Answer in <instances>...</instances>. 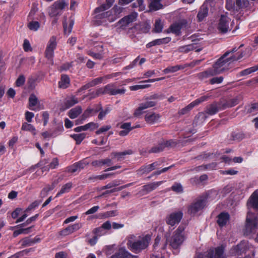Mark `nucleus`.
I'll return each instance as SVG.
<instances>
[{
  "label": "nucleus",
  "instance_id": "nucleus-51",
  "mask_svg": "<svg viewBox=\"0 0 258 258\" xmlns=\"http://www.w3.org/2000/svg\"><path fill=\"white\" fill-rule=\"evenodd\" d=\"M216 166L217 164L214 162L207 165H203L198 167V170H211L214 169Z\"/></svg>",
  "mask_w": 258,
  "mask_h": 258
},
{
  "label": "nucleus",
  "instance_id": "nucleus-55",
  "mask_svg": "<svg viewBox=\"0 0 258 258\" xmlns=\"http://www.w3.org/2000/svg\"><path fill=\"white\" fill-rule=\"evenodd\" d=\"M194 107L192 103L191 102L187 106L183 108H182L178 111V114L179 115H184L188 113L190 110H191Z\"/></svg>",
  "mask_w": 258,
  "mask_h": 258
},
{
  "label": "nucleus",
  "instance_id": "nucleus-25",
  "mask_svg": "<svg viewBox=\"0 0 258 258\" xmlns=\"http://www.w3.org/2000/svg\"><path fill=\"white\" fill-rule=\"evenodd\" d=\"M116 76H117V73H114V74H112L105 75L103 77L96 78L95 79H94L91 80L90 81L91 82V83L93 85V86L94 87L97 85L102 83L104 81H106V80L109 79L113 77H116Z\"/></svg>",
  "mask_w": 258,
  "mask_h": 258
},
{
  "label": "nucleus",
  "instance_id": "nucleus-9",
  "mask_svg": "<svg viewBox=\"0 0 258 258\" xmlns=\"http://www.w3.org/2000/svg\"><path fill=\"white\" fill-rule=\"evenodd\" d=\"M207 202L206 197H200L193 202L188 208V213L195 215L197 212L202 210Z\"/></svg>",
  "mask_w": 258,
  "mask_h": 258
},
{
  "label": "nucleus",
  "instance_id": "nucleus-14",
  "mask_svg": "<svg viewBox=\"0 0 258 258\" xmlns=\"http://www.w3.org/2000/svg\"><path fill=\"white\" fill-rule=\"evenodd\" d=\"M224 249L225 247L223 245L214 249H210L208 251L207 256L209 258H226Z\"/></svg>",
  "mask_w": 258,
  "mask_h": 258
},
{
  "label": "nucleus",
  "instance_id": "nucleus-28",
  "mask_svg": "<svg viewBox=\"0 0 258 258\" xmlns=\"http://www.w3.org/2000/svg\"><path fill=\"white\" fill-rule=\"evenodd\" d=\"M248 204L253 208L258 210V192L257 190L254 191L250 196Z\"/></svg>",
  "mask_w": 258,
  "mask_h": 258
},
{
  "label": "nucleus",
  "instance_id": "nucleus-1",
  "mask_svg": "<svg viewBox=\"0 0 258 258\" xmlns=\"http://www.w3.org/2000/svg\"><path fill=\"white\" fill-rule=\"evenodd\" d=\"M150 239V236L147 235L137 237L130 235L126 238V245L132 252L138 253L148 246Z\"/></svg>",
  "mask_w": 258,
  "mask_h": 258
},
{
  "label": "nucleus",
  "instance_id": "nucleus-31",
  "mask_svg": "<svg viewBox=\"0 0 258 258\" xmlns=\"http://www.w3.org/2000/svg\"><path fill=\"white\" fill-rule=\"evenodd\" d=\"M70 84V80L67 75H62L60 80L58 82V86L61 89L67 88Z\"/></svg>",
  "mask_w": 258,
  "mask_h": 258
},
{
  "label": "nucleus",
  "instance_id": "nucleus-3",
  "mask_svg": "<svg viewBox=\"0 0 258 258\" xmlns=\"http://www.w3.org/2000/svg\"><path fill=\"white\" fill-rule=\"evenodd\" d=\"M239 49L238 47H234L231 50L227 51L219 59H222L220 62L224 63V68L227 71L229 68V65L232 62L237 61L244 55L243 52H238L234 53Z\"/></svg>",
  "mask_w": 258,
  "mask_h": 258
},
{
  "label": "nucleus",
  "instance_id": "nucleus-30",
  "mask_svg": "<svg viewBox=\"0 0 258 258\" xmlns=\"http://www.w3.org/2000/svg\"><path fill=\"white\" fill-rule=\"evenodd\" d=\"M229 218V215L227 213H221L218 216L217 223L222 227L226 225Z\"/></svg>",
  "mask_w": 258,
  "mask_h": 258
},
{
  "label": "nucleus",
  "instance_id": "nucleus-40",
  "mask_svg": "<svg viewBox=\"0 0 258 258\" xmlns=\"http://www.w3.org/2000/svg\"><path fill=\"white\" fill-rule=\"evenodd\" d=\"M72 187V183L70 182L63 185L60 191L56 194V197H58L60 195L68 192Z\"/></svg>",
  "mask_w": 258,
  "mask_h": 258
},
{
  "label": "nucleus",
  "instance_id": "nucleus-11",
  "mask_svg": "<svg viewBox=\"0 0 258 258\" xmlns=\"http://www.w3.org/2000/svg\"><path fill=\"white\" fill-rule=\"evenodd\" d=\"M250 248V246L247 241H242L241 242L233 247L230 251L232 255H239L243 253H245Z\"/></svg>",
  "mask_w": 258,
  "mask_h": 258
},
{
  "label": "nucleus",
  "instance_id": "nucleus-42",
  "mask_svg": "<svg viewBox=\"0 0 258 258\" xmlns=\"http://www.w3.org/2000/svg\"><path fill=\"white\" fill-rule=\"evenodd\" d=\"M169 29L172 33H174L177 35H179L180 34L181 25L179 23L173 24L170 26Z\"/></svg>",
  "mask_w": 258,
  "mask_h": 258
},
{
  "label": "nucleus",
  "instance_id": "nucleus-46",
  "mask_svg": "<svg viewBox=\"0 0 258 258\" xmlns=\"http://www.w3.org/2000/svg\"><path fill=\"white\" fill-rule=\"evenodd\" d=\"M55 7L61 13V11L67 6L63 0H58L56 1L53 4Z\"/></svg>",
  "mask_w": 258,
  "mask_h": 258
},
{
  "label": "nucleus",
  "instance_id": "nucleus-54",
  "mask_svg": "<svg viewBox=\"0 0 258 258\" xmlns=\"http://www.w3.org/2000/svg\"><path fill=\"white\" fill-rule=\"evenodd\" d=\"M225 7L229 11H234L236 10L235 2H233V0H226Z\"/></svg>",
  "mask_w": 258,
  "mask_h": 258
},
{
  "label": "nucleus",
  "instance_id": "nucleus-64",
  "mask_svg": "<svg viewBox=\"0 0 258 258\" xmlns=\"http://www.w3.org/2000/svg\"><path fill=\"white\" fill-rule=\"evenodd\" d=\"M173 191L176 192H182L183 191L182 186L181 184L175 183L171 187Z\"/></svg>",
  "mask_w": 258,
  "mask_h": 258
},
{
  "label": "nucleus",
  "instance_id": "nucleus-63",
  "mask_svg": "<svg viewBox=\"0 0 258 258\" xmlns=\"http://www.w3.org/2000/svg\"><path fill=\"white\" fill-rule=\"evenodd\" d=\"M231 137L232 138V140L234 141L237 140V141H240L242 140L243 137L244 135L243 134L241 133H232L231 134Z\"/></svg>",
  "mask_w": 258,
  "mask_h": 258
},
{
  "label": "nucleus",
  "instance_id": "nucleus-58",
  "mask_svg": "<svg viewBox=\"0 0 258 258\" xmlns=\"http://www.w3.org/2000/svg\"><path fill=\"white\" fill-rule=\"evenodd\" d=\"M41 203V201H35L28 206V207L25 210V212L28 213L30 211L35 209Z\"/></svg>",
  "mask_w": 258,
  "mask_h": 258
},
{
  "label": "nucleus",
  "instance_id": "nucleus-37",
  "mask_svg": "<svg viewBox=\"0 0 258 258\" xmlns=\"http://www.w3.org/2000/svg\"><path fill=\"white\" fill-rule=\"evenodd\" d=\"M21 130L25 131L30 132L33 135L36 134V130L34 126L31 124L24 122L22 124Z\"/></svg>",
  "mask_w": 258,
  "mask_h": 258
},
{
  "label": "nucleus",
  "instance_id": "nucleus-17",
  "mask_svg": "<svg viewBox=\"0 0 258 258\" xmlns=\"http://www.w3.org/2000/svg\"><path fill=\"white\" fill-rule=\"evenodd\" d=\"M163 181L153 182L149 183L146 185H143L142 187V189L140 191L142 195H145L153 190L156 189L158 186L161 185L163 183Z\"/></svg>",
  "mask_w": 258,
  "mask_h": 258
},
{
  "label": "nucleus",
  "instance_id": "nucleus-5",
  "mask_svg": "<svg viewBox=\"0 0 258 258\" xmlns=\"http://www.w3.org/2000/svg\"><path fill=\"white\" fill-rule=\"evenodd\" d=\"M165 98V95L162 93H156L150 95L146 98L147 101L145 102L142 103L135 110L134 115L135 116H139L144 113V110L150 107L155 106L157 104L156 102L151 101V100H162Z\"/></svg>",
  "mask_w": 258,
  "mask_h": 258
},
{
  "label": "nucleus",
  "instance_id": "nucleus-35",
  "mask_svg": "<svg viewBox=\"0 0 258 258\" xmlns=\"http://www.w3.org/2000/svg\"><path fill=\"white\" fill-rule=\"evenodd\" d=\"M93 111L94 109H93L90 108H87L82 115L81 119L76 121V124L82 123L84 120L92 115L91 114L93 113Z\"/></svg>",
  "mask_w": 258,
  "mask_h": 258
},
{
  "label": "nucleus",
  "instance_id": "nucleus-12",
  "mask_svg": "<svg viewBox=\"0 0 258 258\" xmlns=\"http://www.w3.org/2000/svg\"><path fill=\"white\" fill-rule=\"evenodd\" d=\"M215 6L214 0H207L201 6L197 15L199 21H202L208 15V6L214 7Z\"/></svg>",
  "mask_w": 258,
  "mask_h": 258
},
{
  "label": "nucleus",
  "instance_id": "nucleus-60",
  "mask_svg": "<svg viewBox=\"0 0 258 258\" xmlns=\"http://www.w3.org/2000/svg\"><path fill=\"white\" fill-rule=\"evenodd\" d=\"M28 27L31 30L36 31L40 27V24L37 21H31L28 24Z\"/></svg>",
  "mask_w": 258,
  "mask_h": 258
},
{
  "label": "nucleus",
  "instance_id": "nucleus-39",
  "mask_svg": "<svg viewBox=\"0 0 258 258\" xmlns=\"http://www.w3.org/2000/svg\"><path fill=\"white\" fill-rule=\"evenodd\" d=\"M57 182H53L51 185H48L46 187H44L40 192L41 196L42 198L46 197L47 195L48 192L49 191L52 190L55 187V185L57 183Z\"/></svg>",
  "mask_w": 258,
  "mask_h": 258
},
{
  "label": "nucleus",
  "instance_id": "nucleus-52",
  "mask_svg": "<svg viewBox=\"0 0 258 258\" xmlns=\"http://www.w3.org/2000/svg\"><path fill=\"white\" fill-rule=\"evenodd\" d=\"M111 110V108L109 106L106 107L104 109H103L102 108L101 111L99 112L98 114V119L100 120L103 119V118L105 116V115L110 112Z\"/></svg>",
  "mask_w": 258,
  "mask_h": 258
},
{
  "label": "nucleus",
  "instance_id": "nucleus-8",
  "mask_svg": "<svg viewBox=\"0 0 258 258\" xmlns=\"http://www.w3.org/2000/svg\"><path fill=\"white\" fill-rule=\"evenodd\" d=\"M236 10L238 11H244L247 14L254 12L255 10L254 4L250 3L248 0H235Z\"/></svg>",
  "mask_w": 258,
  "mask_h": 258
},
{
  "label": "nucleus",
  "instance_id": "nucleus-38",
  "mask_svg": "<svg viewBox=\"0 0 258 258\" xmlns=\"http://www.w3.org/2000/svg\"><path fill=\"white\" fill-rule=\"evenodd\" d=\"M161 0H150V8L151 10L157 11L162 8V5L160 3Z\"/></svg>",
  "mask_w": 258,
  "mask_h": 258
},
{
  "label": "nucleus",
  "instance_id": "nucleus-7",
  "mask_svg": "<svg viewBox=\"0 0 258 258\" xmlns=\"http://www.w3.org/2000/svg\"><path fill=\"white\" fill-rule=\"evenodd\" d=\"M56 37L52 36L49 40L45 51V56L51 64L53 63L54 50L56 47Z\"/></svg>",
  "mask_w": 258,
  "mask_h": 258
},
{
  "label": "nucleus",
  "instance_id": "nucleus-44",
  "mask_svg": "<svg viewBox=\"0 0 258 258\" xmlns=\"http://www.w3.org/2000/svg\"><path fill=\"white\" fill-rule=\"evenodd\" d=\"M160 240H161V237H160L159 236H157L155 238L154 244V245H153L154 249L155 250H159L160 249L164 250L165 248V247L166 246V245H167V242H164L162 244V245L161 246V247L158 248V245L160 244Z\"/></svg>",
  "mask_w": 258,
  "mask_h": 258
},
{
  "label": "nucleus",
  "instance_id": "nucleus-23",
  "mask_svg": "<svg viewBox=\"0 0 258 258\" xmlns=\"http://www.w3.org/2000/svg\"><path fill=\"white\" fill-rule=\"evenodd\" d=\"M99 127V124L93 122H89L84 125L76 127L74 131L76 132H80L83 131H87L88 130H93Z\"/></svg>",
  "mask_w": 258,
  "mask_h": 258
},
{
  "label": "nucleus",
  "instance_id": "nucleus-24",
  "mask_svg": "<svg viewBox=\"0 0 258 258\" xmlns=\"http://www.w3.org/2000/svg\"><path fill=\"white\" fill-rule=\"evenodd\" d=\"M111 164V159L108 158L95 160L91 162V165L95 167H101L104 165L110 166Z\"/></svg>",
  "mask_w": 258,
  "mask_h": 258
},
{
  "label": "nucleus",
  "instance_id": "nucleus-19",
  "mask_svg": "<svg viewBox=\"0 0 258 258\" xmlns=\"http://www.w3.org/2000/svg\"><path fill=\"white\" fill-rule=\"evenodd\" d=\"M223 110L222 106L221 101L218 102H214L207 107L206 112L209 115H214L219 110Z\"/></svg>",
  "mask_w": 258,
  "mask_h": 258
},
{
  "label": "nucleus",
  "instance_id": "nucleus-45",
  "mask_svg": "<svg viewBox=\"0 0 258 258\" xmlns=\"http://www.w3.org/2000/svg\"><path fill=\"white\" fill-rule=\"evenodd\" d=\"M19 243L21 244L23 247H28L33 245L32 238L29 237H27L22 239Z\"/></svg>",
  "mask_w": 258,
  "mask_h": 258
},
{
  "label": "nucleus",
  "instance_id": "nucleus-27",
  "mask_svg": "<svg viewBox=\"0 0 258 258\" xmlns=\"http://www.w3.org/2000/svg\"><path fill=\"white\" fill-rule=\"evenodd\" d=\"M39 101L35 95L31 94L29 98V104L31 109L34 111L38 110L40 108L36 107Z\"/></svg>",
  "mask_w": 258,
  "mask_h": 258
},
{
  "label": "nucleus",
  "instance_id": "nucleus-15",
  "mask_svg": "<svg viewBox=\"0 0 258 258\" xmlns=\"http://www.w3.org/2000/svg\"><path fill=\"white\" fill-rule=\"evenodd\" d=\"M162 163L163 161L162 160H158L152 164L142 166L137 171L138 174L141 175L144 174L149 173L151 171L157 168V167L160 166Z\"/></svg>",
  "mask_w": 258,
  "mask_h": 258
},
{
  "label": "nucleus",
  "instance_id": "nucleus-21",
  "mask_svg": "<svg viewBox=\"0 0 258 258\" xmlns=\"http://www.w3.org/2000/svg\"><path fill=\"white\" fill-rule=\"evenodd\" d=\"M138 16V14L136 12H133L130 15L124 17L119 21V23L122 26H125L135 21Z\"/></svg>",
  "mask_w": 258,
  "mask_h": 258
},
{
  "label": "nucleus",
  "instance_id": "nucleus-48",
  "mask_svg": "<svg viewBox=\"0 0 258 258\" xmlns=\"http://www.w3.org/2000/svg\"><path fill=\"white\" fill-rule=\"evenodd\" d=\"M257 70H258V64L255 66L243 70L240 73V74L241 76H245L249 75L253 72H254Z\"/></svg>",
  "mask_w": 258,
  "mask_h": 258
},
{
  "label": "nucleus",
  "instance_id": "nucleus-47",
  "mask_svg": "<svg viewBox=\"0 0 258 258\" xmlns=\"http://www.w3.org/2000/svg\"><path fill=\"white\" fill-rule=\"evenodd\" d=\"M88 54L96 59H102L103 57V53L97 52L95 50H89Z\"/></svg>",
  "mask_w": 258,
  "mask_h": 258
},
{
  "label": "nucleus",
  "instance_id": "nucleus-26",
  "mask_svg": "<svg viewBox=\"0 0 258 258\" xmlns=\"http://www.w3.org/2000/svg\"><path fill=\"white\" fill-rule=\"evenodd\" d=\"M160 116L156 113H148L146 115L145 119L146 121L149 124H154L157 122Z\"/></svg>",
  "mask_w": 258,
  "mask_h": 258
},
{
  "label": "nucleus",
  "instance_id": "nucleus-50",
  "mask_svg": "<svg viewBox=\"0 0 258 258\" xmlns=\"http://www.w3.org/2000/svg\"><path fill=\"white\" fill-rule=\"evenodd\" d=\"M163 28V25L160 19H157L155 21V27L154 31L156 33H160L162 31Z\"/></svg>",
  "mask_w": 258,
  "mask_h": 258
},
{
  "label": "nucleus",
  "instance_id": "nucleus-22",
  "mask_svg": "<svg viewBox=\"0 0 258 258\" xmlns=\"http://www.w3.org/2000/svg\"><path fill=\"white\" fill-rule=\"evenodd\" d=\"M111 258H138V256L132 255L125 249L120 248L117 252L112 255Z\"/></svg>",
  "mask_w": 258,
  "mask_h": 258
},
{
  "label": "nucleus",
  "instance_id": "nucleus-20",
  "mask_svg": "<svg viewBox=\"0 0 258 258\" xmlns=\"http://www.w3.org/2000/svg\"><path fill=\"white\" fill-rule=\"evenodd\" d=\"M86 165V164L83 161H81L67 167L66 171L69 173H74L77 171H80L81 169L84 168Z\"/></svg>",
  "mask_w": 258,
  "mask_h": 258
},
{
  "label": "nucleus",
  "instance_id": "nucleus-41",
  "mask_svg": "<svg viewBox=\"0 0 258 258\" xmlns=\"http://www.w3.org/2000/svg\"><path fill=\"white\" fill-rule=\"evenodd\" d=\"M184 69V67L180 66V65H176L175 66H170L166 68L163 70V72L165 74H168L169 73H174L177 71H178L179 70Z\"/></svg>",
  "mask_w": 258,
  "mask_h": 258
},
{
  "label": "nucleus",
  "instance_id": "nucleus-36",
  "mask_svg": "<svg viewBox=\"0 0 258 258\" xmlns=\"http://www.w3.org/2000/svg\"><path fill=\"white\" fill-rule=\"evenodd\" d=\"M96 15V18L97 19H104L107 18L109 21H113L114 19L112 18H110V17L112 15V12L110 11H108L107 12L101 11Z\"/></svg>",
  "mask_w": 258,
  "mask_h": 258
},
{
  "label": "nucleus",
  "instance_id": "nucleus-59",
  "mask_svg": "<svg viewBox=\"0 0 258 258\" xmlns=\"http://www.w3.org/2000/svg\"><path fill=\"white\" fill-rule=\"evenodd\" d=\"M151 86L150 84H144V85H136L134 86H130V89L132 91H136L140 89H144L148 88Z\"/></svg>",
  "mask_w": 258,
  "mask_h": 258
},
{
  "label": "nucleus",
  "instance_id": "nucleus-61",
  "mask_svg": "<svg viewBox=\"0 0 258 258\" xmlns=\"http://www.w3.org/2000/svg\"><path fill=\"white\" fill-rule=\"evenodd\" d=\"M38 216H39V214H37L35 215L28 218L25 222L19 225V226L20 227L26 226V225L30 224L31 222L36 221L37 220V219L38 218Z\"/></svg>",
  "mask_w": 258,
  "mask_h": 258
},
{
  "label": "nucleus",
  "instance_id": "nucleus-49",
  "mask_svg": "<svg viewBox=\"0 0 258 258\" xmlns=\"http://www.w3.org/2000/svg\"><path fill=\"white\" fill-rule=\"evenodd\" d=\"M85 137L86 134L84 133L74 134L71 136V137L76 141L77 144H80L85 139Z\"/></svg>",
  "mask_w": 258,
  "mask_h": 258
},
{
  "label": "nucleus",
  "instance_id": "nucleus-53",
  "mask_svg": "<svg viewBox=\"0 0 258 258\" xmlns=\"http://www.w3.org/2000/svg\"><path fill=\"white\" fill-rule=\"evenodd\" d=\"M59 11L52 5L48 8V14L50 17H55L60 14Z\"/></svg>",
  "mask_w": 258,
  "mask_h": 258
},
{
  "label": "nucleus",
  "instance_id": "nucleus-4",
  "mask_svg": "<svg viewBox=\"0 0 258 258\" xmlns=\"http://www.w3.org/2000/svg\"><path fill=\"white\" fill-rule=\"evenodd\" d=\"M221 59H218L213 64V67L209 68L204 72L198 73L197 76L199 79L204 80L212 76L222 73L227 71L224 67V63L220 62Z\"/></svg>",
  "mask_w": 258,
  "mask_h": 258
},
{
  "label": "nucleus",
  "instance_id": "nucleus-57",
  "mask_svg": "<svg viewBox=\"0 0 258 258\" xmlns=\"http://www.w3.org/2000/svg\"><path fill=\"white\" fill-rule=\"evenodd\" d=\"M114 86L115 85L112 83H110L105 86L106 94L113 95Z\"/></svg>",
  "mask_w": 258,
  "mask_h": 258
},
{
  "label": "nucleus",
  "instance_id": "nucleus-10",
  "mask_svg": "<svg viewBox=\"0 0 258 258\" xmlns=\"http://www.w3.org/2000/svg\"><path fill=\"white\" fill-rule=\"evenodd\" d=\"M231 23L230 19L226 15H222L220 16L218 24L217 29L219 32L222 33H226L230 31L231 28L230 24Z\"/></svg>",
  "mask_w": 258,
  "mask_h": 258
},
{
  "label": "nucleus",
  "instance_id": "nucleus-43",
  "mask_svg": "<svg viewBox=\"0 0 258 258\" xmlns=\"http://www.w3.org/2000/svg\"><path fill=\"white\" fill-rule=\"evenodd\" d=\"M118 215V212L116 210H113L107 211L104 212L103 213H101L100 214V217L101 218L105 219L109 217H114Z\"/></svg>",
  "mask_w": 258,
  "mask_h": 258
},
{
  "label": "nucleus",
  "instance_id": "nucleus-13",
  "mask_svg": "<svg viewBox=\"0 0 258 258\" xmlns=\"http://www.w3.org/2000/svg\"><path fill=\"white\" fill-rule=\"evenodd\" d=\"M183 217V213L178 211L171 213L166 218V222L167 224L172 226L178 224Z\"/></svg>",
  "mask_w": 258,
  "mask_h": 258
},
{
  "label": "nucleus",
  "instance_id": "nucleus-18",
  "mask_svg": "<svg viewBox=\"0 0 258 258\" xmlns=\"http://www.w3.org/2000/svg\"><path fill=\"white\" fill-rule=\"evenodd\" d=\"M242 100V97L240 95L237 96L233 98L229 99L225 101H221L222 106L223 110L232 107L238 104Z\"/></svg>",
  "mask_w": 258,
  "mask_h": 258
},
{
  "label": "nucleus",
  "instance_id": "nucleus-6",
  "mask_svg": "<svg viewBox=\"0 0 258 258\" xmlns=\"http://www.w3.org/2000/svg\"><path fill=\"white\" fill-rule=\"evenodd\" d=\"M258 218L251 212H248L246 218L244 234L248 235L254 232L257 229Z\"/></svg>",
  "mask_w": 258,
  "mask_h": 258
},
{
  "label": "nucleus",
  "instance_id": "nucleus-29",
  "mask_svg": "<svg viewBox=\"0 0 258 258\" xmlns=\"http://www.w3.org/2000/svg\"><path fill=\"white\" fill-rule=\"evenodd\" d=\"M195 50L197 52H199L201 50V48L197 49V46L195 44H190L184 46L179 47L178 50L180 52L187 53L190 51Z\"/></svg>",
  "mask_w": 258,
  "mask_h": 258
},
{
  "label": "nucleus",
  "instance_id": "nucleus-32",
  "mask_svg": "<svg viewBox=\"0 0 258 258\" xmlns=\"http://www.w3.org/2000/svg\"><path fill=\"white\" fill-rule=\"evenodd\" d=\"M82 112V109L81 107L78 106L71 109L68 113V115L71 119H74L77 117Z\"/></svg>",
  "mask_w": 258,
  "mask_h": 258
},
{
  "label": "nucleus",
  "instance_id": "nucleus-2",
  "mask_svg": "<svg viewBox=\"0 0 258 258\" xmlns=\"http://www.w3.org/2000/svg\"><path fill=\"white\" fill-rule=\"evenodd\" d=\"M184 230V227L182 226H179L173 232L171 237L168 240L170 246L175 250L173 251L174 254H176L179 252L178 249L185 239Z\"/></svg>",
  "mask_w": 258,
  "mask_h": 258
},
{
  "label": "nucleus",
  "instance_id": "nucleus-33",
  "mask_svg": "<svg viewBox=\"0 0 258 258\" xmlns=\"http://www.w3.org/2000/svg\"><path fill=\"white\" fill-rule=\"evenodd\" d=\"M106 4H102L100 7L96 8L95 10V12L99 13L101 11H104L108 9L112 6L113 3L114 2V0H106Z\"/></svg>",
  "mask_w": 258,
  "mask_h": 258
},
{
  "label": "nucleus",
  "instance_id": "nucleus-56",
  "mask_svg": "<svg viewBox=\"0 0 258 258\" xmlns=\"http://www.w3.org/2000/svg\"><path fill=\"white\" fill-rule=\"evenodd\" d=\"M134 8H139V11H144L145 10V5L144 4V0H137V1L133 4Z\"/></svg>",
  "mask_w": 258,
  "mask_h": 258
},
{
  "label": "nucleus",
  "instance_id": "nucleus-34",
  "mask_svg": "<svg viewBox=\"0 0 258 258\" xmlns=\"http://www.w3.org/2000/svg\"><path fill=\"white\" fill-rule=\"evenodd\" d=\"M78 102V99L75 96H72L67 98L64 102V105L67 108H69L77 104Z\"/></svg>",
  "mask_w": 258,
  "mask_h": 258
},
{
  "label": "nucleus",
  "instance_id": "nucleus-62",
  "mask_svg": "<svg viewBox=\"0 0 258 258\" xmlns=\"http://www.w3.org/2000/svg\"><path fill=\"white\" fill-rule=\"evenodd\" d=\"M209 98L208 96H203L194 101H192L191 103H192L193 105L195 106L199 105V104L203 102L206 101L208 100Z\"/></svg>",
  "mask_w": 258,
  "mask_h": 258
},
{
  "label": "nucleus",
  "instance_id": "nucleus-16",
  "mask_svg": "<svg viewBox=\"0 0 258 258\" xmlns=\"http://www.w3.org/2000/svg\"><path fill=\"white\" fill-rule=\"evenodd\" d=\"M175 142L172 140L169 141H163L161 143H159L158 145L153 147L151 149H150L148 152L149 153H157L161 152L163 151V150L166 147H169L174 146Z\"/></svg>",
  "mask_w": 258,
  "mask_h": 258
}]
</instances>
